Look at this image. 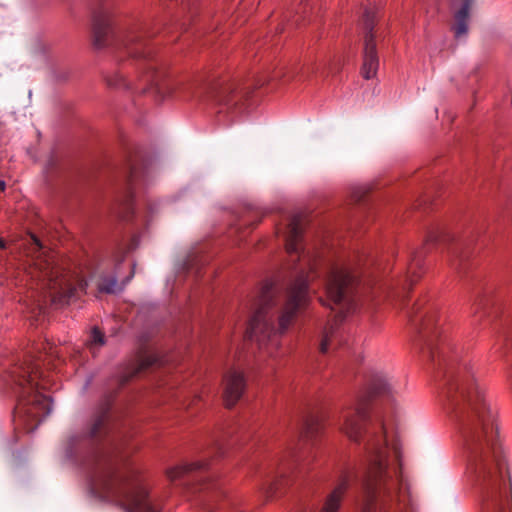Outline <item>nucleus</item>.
Instances as JSON below:
<instances>
[{
	"label": "nucleus",
	"mask_w": 512,
	"mask_h": 512,
	"mask_svg": "<svg viewBox=\"0 0 512 512\" xmlns=\"http://www.w3.org/2000/svg\"><path fill=\"white\" fill-rule=\"evenodd\" d=\"M99 290L106 293H115L120 290L115 278H102L98 283Z\"/></svg>",
	"instance_id": "obj_25"
},
{
	"label": "nucleus",
	"mask_w": 512,
	"mask_h": 512,
	"mask_svg": "<svg viewBox=\"0 0 512 512\" xmlns=\"http://www.w3.org/2000/svg\"><path fill=\"white\" fill-rule=\"evenodd\" d=\"M233 512H243L240 509H235Z\"/></svg>",
	"instance_id": "obj_36"
},
{
	"label": "nucleus",
	"mask_w": 512,
	"mask_h": 512,
	"mask_svg": "<svg viewBox=\"0 0 512 512\" xmlns=\"http://www.w3.org/2000/svg\"><path fill=\"white\" fill-rule=\"evenodd\" d=\"M108 413L102 412L88 433L72 435L64 444L65 454L74 458L87 452L83 466L91 492L126 512H160L158 498L141 467L128 452L112 442H103L108 432Z\"/></svg>",
	"instance_id": "obj_3"
},
{
	"label": "nucleus",
	"mask_w": 512,
	"mask_h": 512,
	"mask_svg": "<svg viewBox=\"0 0 512 512\" xmlns=\"http://www.w3.org/2000/svg\"><path fill=\"white\" fill-rule=\"evenodd\" d=\"M326 300L323 305L335 312L333 321L338 323L357 307L358 276L348 267L331 264L324 270Z\"/></svg>",
	"instance_id": "obj_9"
},
{
	"label": "nucleus",
	"mask_w": 512,
	"mask_h": 512,
	"mask_svg": "<svg viewBox=\"0 0 512 512\" xmlns=\"http://www.w3.org/2000/svg\"><path fill=\"white\" fill-rule=\"evenodd\" d=\"M196 97H207L219 107L218 112L230 111L238 105L241 95L235 91L232 83H223L216 80H197L191 86Z\"/></svg>",
	"instance_id": "obj_10"
},
{
	"label": "nucleus",
	"mask_w": 512,
	"mask_h": 512,
	"mask_svg": "<svg viewBox=\"0 0 512 512\" xmlns=\"http://www.w3.org/2000/svg\"><path fill=\"white\" fill-rule=\"evenodd\" d=\"M64 353L70 354L72 366L80 363L82 359V352L75 347L57 348L46 342L43 344V352L36 360H27L9 371L7 381L17 397L14 421L27 432L33 431L51 411V398L40 389L49 390L56 383L40 367L47 365L57 369L58 365L65 362Z\"/></svg>",
	"instance_id": "obj_4"
},
{
	"label": "nucleus",
	"mask_w": 512,
	"mask_h": 512,
	"mask_svg": "<svg viewBox=\"0 0 512 512\" xmlns=\"http://www.w3.org/2000/svg\"><path fill=\"white\" fill-rule=\"evenodd\" d=\"M139 245V236L132 234L125 243L122 244L121 250L123 253H132L136 250Z\"/></svg>",
	"instance_id": "obj_26"
},
{
	"label": "nucleus",
	"mask_w": 512,
	"mask_h": 512,
	"mask_svg": "<svg viewBox=\"0 0 512 512\" xmlns=\"http://www.w3.org/2000/svg\"><path fill=\"white\" fill-rule=\"evenodd\" d=\"M472 5L473 0H451L450 2L453 17L451 31L457 41L465 40L468 35Z\"/></svg>",
	"instance_id": "obj_13"
},
{
	"label": "nucleus",
	"mask_w": 512,
	"mask_h": 512,
	"mask_svg": "<svg viewBox=\"0 0 512 512\" xmlns=\"http://www.w3.org/2000/svg\"><path fill=\"white\" fill-rule=\"evenodd\" d=\"M206 465H207L206 462L199 461V462H193V463H189V464L174 466V467L167 469L166 476L170 482L174 483L180 479H183L185 476L189 475L190 473H192L194 471L203 469L204 467H206Z\"/></svg>",
	"instance_id": "obj_19"
},
{
	"label": "nucleus",
	"mask_w": 512,
	"mask_h": 512,
	"mask_svg": "<svg viewBox=\"0 0 512 512\" xmlns=\"http://www.w3.org/2000/svg\"><path fill=\"white\" fill-rule=\"evenodd\" d=\"M422 245L426 252H430L433 247L460 248L467 245V243L458 236L450 225L437 223L426 231Z\"/></svg>",
	"instance_id": "obj_12"
},
{
	"label": "nucleus",
	"mask_w": 512,
	"mask_h": 512,
	"mask_svg": "<svg viewBox=\"0 0 512 512\" xmlns=\"http://www.w3.org/2000/svg\"><path fill=\"white\" fill-rule=\"evenodd\" d=\"M284 241H285V246H287L288 239H287V238H285V239H284Z\"/></svg>",
	"instance_id": "obj_35"
},
{
	"label": "nucleus",
	"mask_w": 512,
	"mask_h": 512,
	"mask_svg": "<svg viewBox=\"0 0 512 512\" xmlns=\"http://www.w3.org/2000/svg\"><path fill=\"white\" fill-rule=\"evenodd\" d=\"M331 69L332 68L328 65L323 66L319 71L320 77H322L323 79L327 78L331 73Z\"/></svg>",
	"instance_id": "obj_29"
},
{
	"label": "nucleus",
	"mask_w": 512,
	"mask_h": 512,
	"mask_svg": "<svg viewBox=\"0 0 512 512\" xmlns=\"http://www.w3.org/2000/svg\"><path fill=\"white\" fill-rule=\"evenodd\" d=\"M104 345V335L97 328H93L86 341L87 349L95 354L96 350Z\"/></svg>",
	"instance_id": "obj_22"
},
{
	"label": "nucleus",
	"mask_w": 512,
	"mask_h": 512,
	"mask_svg": "<svg viewBox=\"0 0 512 512\" xmlns=\"http://www.w3.org/2000/svg\"><path fill=\"white\" fill-rule=\"evenodd\" d=\"M364 194H365L364 188H357V190L352 195L353 201L360 202L363 199Z\"/></svg>",
	"instance_id": "obj_28"
},
{
	"label": "nucleus",
	"mask_w": 512,
	"mask_h": 512,
	"mask_svg": "<svg viewBox=\"0 0 512 512\" xmlns=\"http://www.w3.org/2000/svg\"><path fill=\"white\" fill-rule=\"evenodd\" d=\"M201 253H203V251L200 250V251L194 252L193 254H190L189 256H197V254H201Z\"/></svg>",
	"instance_id": "obj_32"
},
{
	"label": "nucleus",
	"mask_w": 512,
	"mask_h": 512,
	"mask_svg": "<svg viewBox=\"0 0 512 512\" xmlns=\"http://www.w3.org/2000/svg\"><path fill=\"white\" fill-rule=\"evenodd\" d=\"M246 388L244 374L236 369L229 370L223 380V399L227 407L234 406Z\"/></svg>",
	"instance_id": "obj_16"
},
{
	"label": "nucleus",
	"mask_w": 512,
	"mask_h": 512,
	"mask_svg": "<svg viewBox=\"0 0 512 512\" xmlns=\"http://www.w3.org/2000/svg\"><path fill=\"white\" fill-rule=\"evenodd\" d=\"M393 385L382 372L371 374L367 395L355 407L343 415L341 430L350 440L365 443L366 462L361 471L347 467L341 470L337 484L327 496L320 512H337L347 489L357 485L359 495L355 500L356 512H388L401 489L400 450L397 444L390 448L385 438L384 425L380 421L378 430L368 432L370 424L368 401L373 396L390 397Z\"/></svg>",
	"instance_id": "obj_2"
},
{
	"label": "nucleus",
	"mask_w": 512,
	"mask_h": 512,
	"mask_svg": "<svg viewBox=\"0 0 512 512\" xmlns=\"http://www.w3.org/2000/svg\"><path fill=\"white\" fill-rule=\"evenodd\" d=\"M136 178H137V170H136L135 167L131 166L129 168V174H128V179H127V182H128V185H129V188H128L129 191H128L127 196L125 198V202L123 204V209H122V212H121V217L124 220H126V221L131 220L136 215L135 208H134V206H133V204L131 202V198H132L131 189H132V185L136 181Z\"/></svg>",
	"instance_id": "obj_20"
},
{
	"label": "nucleus",
	"mask_w": 512,
	"mask_h": 512,
	"mask_svg": "<svg viewBox=\"0 0 512 512\" xmlns=\"http://www.w3.org/2000/svg\"><path fill=\"white\" fill-rule=\"evenodd\" d=\"M54 237V228L45 222H41L38 224L36 232L26 234L24 245L33 253L42 251L46 254L52 250L51 240Z\"/></svg>",
	"instance_id": "obj_17"
},
{
	"label": "nucleus",
	"mask_w": 512,
	"mask_h": 512,
	"mask_svg": "<svg viewBox=\"0 0 512 512\" xmlns=\"http://www.w3.org/2000/svg\"><path fill=\"white\" fill-rule=\"evenodd\" d=\"M108 85L110 86H115V87H119V86H124V87H130L131 83L127 82L126 79L123 77V76H118L117 80H108Z\"/></svg>",
	"instance_id": "obj_27"
},
{
	"label": "nucleus",
	"mask_w": 512,
	"mask_h": 512,
	"mask_svg": "<svg viewBox=\"0 0 512 512\" xmlns=\"http://www.w3.org/2000/svg\"><path fill=\"white\" fill-rule=\"evenodd\" d=\"M234 230H235V232H236V233L243 234V231H241L242 229H240V230H238V231H237V230H236V227H235V228H234Z\"/></svg>",
	"instance_id": "obj_33"
},
{
	"label": "nucleus",
	"mask_w": 512,
	"mask_h": 512,
	"mask_svg": "<svg viewBox=\"0 0 512 512\" xmlns=\"http://www.w3.org/2000/svg\"><path fill=\"white\" fill-rule=\"evenodd\" d=\"M328 66H330L332 68L331 73H333V69H337V66L332 67V65H330V64Z\"/></svg>",
	"instance_id": "obj_34"
},
{
	"label": "nucleus",
	"mask_w": 512,
	"mask_h": 512,
	"mask_svg": "<svg viewBox=\"0 0 512 512\" xmlns=\"http://www.w3.org/2000/svg\"><path fill=\"white\" fill-rule=\"evenodd\" d=\"M4 248H5V241L0 238V249H4Z\"/></svg>",
	"instance_id": "obj_31"
},
{
	"label": "nucleus",
	"mask_w": 512,
	"mask_h": 512,
	"mask_svg": "<svg viewBox=\"0 0 512 512\" xmlns=\"http://www.w3.org/2000/svg\"><path fill=\"white\" fill-rule=\"evenodd\" d=\"M6 188V183L3 180H0V191L3 192Z\"/></svg>",
	"instance_id": "obj_30"
},
{
	"label": "nucleus",
	"mask_w": 512,
	"mask_h": 512,
	"mask_svg": "<svg viewBox=\"0 0 512 512\" xmlns=\"http://www.w3.org/2000/svg\"><path fill=\"white\" fill-rule=\"evenodd\" d=\"M318 276L316 271H311L305 276H300L294 283L290 280V323L292 317L302 312L309 303V282Z\"/></svg>",
	"instance_id": "obj_14"
},
{
	"label": "nucleus",
	"mask_w": 512,
	"mask_h": 512,
	"mask_svg": "<svg viewBox=\"0 0 512 512\" xmlns=\"http://www.w3.org/2000/svg\"><path fill=\"white\" fill-rule=\"evenodd\" d=\"M376 12L373 9L365 8L363 14L364 48L362 75L365 79L373 78L378 70L379 59L376 50V37L374 31Z\"/></svg>",
	"instance_id": "obj_11"
},
{
	"label": "nucleus",
	"mask_w": 512,
	"mask_h": 512,
	"mask_svg": "<svg viewBox=\"0 0 512 512\" xmlns=\"http://www.w3.org/2000/svg\"><path fill=\"white\" fill-rule=\"evenodd\" d=\"M363 214L362 209L349 206L337 216L314 223L308 215L290 213V255L298 253L300 244L308 240L315 246L334 247L341 231L348 225H358Z\"/></svg>",
	"instance_id": "obj_6"
},
{
	"label": "nucleus",
	"mask_w": 512,
	"mask_h": 512,
	"mask_svg": "<svg viewBox=\"0 0 512 512\" xmlns=\"http://www.w3.org/2000/svg\"><path fill=\"white\" fill-rule=\"evenodd\" d=\"M325 419L326 415L322 410H309L302 419L300 441L305 445H314L322 433Z\"/></svg>",
	"instance_id": "obj_15"
},
{
	"label": "nucleus",
	"mask_w": 512,
	"mask_h": 512,
	"mask_svg": "<svg viewBox=\"0 0 512 512\" xmlns=\"http://www.w3.org/2000/svg\"><path fill=\"white\" fill-rule=\"evenodd\" d=\"M424 262L423 258H411L407 265L406 281L402 288V302L406 303V297L410 291L412 285L421 277L424 273Z\"/></svg>",
	"instance_id": "obj_18"
},
{
	"label": "nucleus",
	"mask_w": 512,
	"mask_h": 512,
	"mask_svg": "<svg viewBox=\"0 0 512 512\" xmlns=\"http://www.w3.org/2000/svg\"><path fill=\"white\" fill-rule=\"evenodd\" d=\"M277 287L272 281H265L253 300L251 308L254 310L246 329L245 337L249 340H255L260 345H274L277 342L278 335L286 333L288 327V314L283 307L278 315V328L272 326V317L269 310L277 304Z\"/></svg>",
	"instance_id": "obj_8"
},
{
	"label": "nucleus",
	"mask_w": 512,
	"mask_h": 512,
	"mask_svg": "<svg viewBox=\"0 0 512 512\" xmlns=\"http://www.w3.org/2000/svg\"><path fill=\"white\" fill-rule=\"evenodd\" d=\"M415 345L437 368L440 398L459 434L481 512H512V484L499 438L496 414L478 383L471 362L441 338L436 312H409Z\"/></svg>",
	"instance_id": "obj_1"
},
{
	"label": "nucleus",
	"mask_w": 512,
	"mask_h": 512,
	"mask_svg": "<svg viewBox=\"0 0 512 512\" xmlns=\"http://www.w3.org/2000/svg\"><path fill=\"white\" fill-rule=\"evenodd\" d=\"M335 332H334V323L329 324L328 327L325 328L322 341L320 343V351L322 353H326L328 347L334 342Z\"/></svg>",
	"instance_id": "obj_24"
},
{
	"label": "nucleus",
	"mask_w": 512,
	"mask_h": 512,
	"mask_svg": "<svg viewBox=\"0 0 512 512\" xmlns=\"http://www.w3.org/2000/svg\"><path fill=\"white\" fill-rule=\"evenodd\" d=\"M260 219L261 217L259 216L258 212L248 211L239 220L238 224L236 225V230L238 231L240 229L251 227L259 222Z\"/></svg>",
	"instance_id": "obj_23"
},
{
	"label": "nucleus",
	"mask_w": 512,
	"mask_h": 512,
	"mask_svg": "<svg viewBox=\"0 0 512 512\" xmlns=\"http://www.w3.org/2000/svg\"><path fill=\"white\" fill-rule=\"evenodd\" d=\"M24 270L29 279L39 282L43 289H48L54 298L61 301L85 291L88 285L82 275L58 266L54 258H29Z\"/></svg>",
	"instance_id": "obj_7"
},
{
	"label": "nucleus",
	"mask_w": 512,
	"mask_h": 512,
	"mask_svg": "<svg viewBox=\"0 0 512 512\" xmlns=\"http://www.w3.org/2000/svg\"><path fill=\"white\" fill-rule=\"evenodd\" d=\"M158 362L157 356H155L152 353H144L141 354L137 360L136 363L133 364L132 370L129 372V376L125 378V381L128 380V378H131L141 371L145 370L146 368L153 366Z\"/></svg>",
	"instance_id": "obj_21"
},
{
	"label": "nucleus",
	"mask_w": 512,
	"mask_h": 512,
	"mask_svg": "<svg viewBox=\"0 0 512 512\" xmlns=\"http://www.w3.org/2000/svg\"><path fill=\"white\" fill-rule=\"evenodd\" d=\"M150 34L143 28L126 32L117 31L106 9L95 12L93 17V44L95 48L111 47L126 54L137 62L138 68L145 70L144 80L158 95L164 97L172 93V85L164 79L162 72L156 69L152 50L148 41Z\"/></svg>",
	"instance_id": "obj_5"
}]
</instances>
